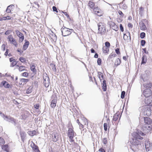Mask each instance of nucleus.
Returning <instances> with one entry per match:
<instances>
[{"label": "nucleus", "mask_w": 152, "mask_h": 152, "mask_svg": "<svg viewBox=\"0 0 152 152\" xmlns=\"http://www.w3.org/2000/svg\"><path fill=\"white\" fill-rule=\"evenodd\" d=\"M1 48L3 51H4L5 50V45L4 44H3L1 46Z\"/></svg>", "instance_id": "052dcab7"}, {"label": "nucleus", "mask_w": 152, "mask_h": 152, "mask_svg": "<svg viewBox=\"0 0 152 152\" xmlns=\"http://www.w3.org/2000/svg\"><path fill=\"white\" fill-rule=\"evenodd\" d=\"M32 88L29 87L26 90V93L27 94H29L31 92Z\"/></svg>", "instance_id": "ea45409f"}, {"label": "nucleus", "mask_w": 152, "mask_h": 152, "mask_svg": "<svg viewBox=\"0 0 152 152\" xmlns=\"http://www.w3.org/2000/svg\"><path fill=\"white\" fill-rule=\"evenodd\" d=\"M110 27L112 29L115 31H117L118 29V28L115 23L112 22H110L109 23Z\"/></svg>", "instance_id": "6ab92c4d"}, {"label": "nucleus", "mask_w": 152, "mask_h": 152, "mask_svg": "<svg viewBox=\"0 0 152 152\" xmlns=\"http://www.w3.org/2000/svg\"><path fill=\"white\" fill-rule=\"evenodd\" d=\"M152 126L150 125H147L143 127V130L145 133H148L150 132L151 130Z\"/></svg>", "instance_id": "f8f14e48"}, {"label": "nucleus", "mask_w": 152, "mask_h": 152, "mask_svg": "<svg viewBox=\"0 0 152 152\" xmlns=\"http://www.w3.org/2000/svg\"><path fill=\"white\" fill-rule=\"evenodd\" d=\"M152 108V105H150V107H147L145 108L144 114L148 116H150L151 114V109Z\"/></svg>", "instance_id": "0eeeda50"}, {"label": "nucleus", "mask_w": 152, "mask_h": 152, "mask_svg": "<svg viewBox=\"0 0 152 152\" xmlns=\"http://www.w3.org/2000/svg\"><path fill=\"white\" fill-rule=\"evenodd\" d=\"M63 13L65 15L67 18H69V15L68 14L67 12H63Z\"/></svg>", "instance_id": "338daca9"}, {"label": "nucleus", "mask_w": 152, "mask_h": 152, "mask_svg": "<svg viewBox=\"0 0 152 152\" xmlns=\"http://www.w3.org/2000/svg\"><path fill=\"white\" fill-rule=\"evenodd\" d=\"M147 60V56L145 55H143L142 57V61L141 62V64H144L146 63Z\"/></svg>", "instance_id": "a878e982"}, {"label": "nucleus", "mask_w": 152, "mask_h": 152, "mask_svg": "<svg viewBox=\"0 0 152 152\" xmlns=\"http://www.w3.org/2000/svg\"><path fill=\"white\" fill-rule=\"evenodd\" d=\"M97 63L99 65H100L102 64L101 59L100 58H98L97 61Z\"/></svg>", "instance_id": "de8ad7c7"}, {"label": "nucleus", "mask_w": 152, "mask_h": 152, "mask_svg": "<svg viewBox=\"0 0 152 152\" xmlns=\"http://www.w3.org/2000/svg\"><path fill=\"white\" fill-rule=\"evenodd\" d=\"M98 77L100 79V82H102V79H101V78L103 79L104 77V76L103 73H102L101 72H98Z\"/></svg>", "instance_id": "bb28decb"}, {"label": "nucleus", "mask_w": 152, "mask_h": 152, "mask_svg": "<svg viewBox=\"0 0 152 152\" xmlns=\"http://www.w3.org/2000/svg\"><path fill=\"white\" fill-rule=\"evenodd\" d=\"M115 51L116 52V53L117 54H118L120 53L119 48H116L115 50Z\"/></svg>", "instance_id": "680f3d73"}, {"label": "nucleus", "mask_w": 152, "mask_h": 152, "mask_svg": "<svg viewBox=\"0 0 152 152\" xmlns=\"http://www.w3.org/2000/svg\"><path fill=\"white\" fill-rule=\"evenodd\" d=\"M19 60L22 63L25 62L26 61V59L23 57H20Z\"/></svg>", "instance_id": "49530a36"}, {"label": "nucleus", "mask_w": 152, "mask_h": 152, "mask_svg": "<svg viewBox=\"0 0 152 152\" xmlns=\"http://www.w3.org/2000/svg\"><path fill=\"white\" fill-rule=\"evenodd\" d=\"M125 91H123L121 92V98L122 99H124V97L125 95Z\"/></svg>", "instance_id": "a18cd8bd"}, {"label": "nucleus", "mask_w": 152, "mask_h": 152, "mask_svg": "<svg viewBox=\"0 0 152 152\" xmlns=\"http://www.w3.org/2000/svg\"><path fill=\"white\" fill-rule=\"evenodd\" d=\"M57 102L56 99H54L52 100L51 102L50 106L52 108H54L56 106V103Z\"/></svg>", "instance_id": "393cba45"}, {"label": "nucleus", "mask_w": 152, "mask_h": 152, "mask_svg": "<svg viewBox=\"0 0 152 152\" xmlns=\"http://www.w3.org/2000/svg\"><path fill=\"white\" fill-rule=\"evenodd\" d=\"M68 132V136L70 139L71 142H73L74 140L73 138L75 137L76 133L74 132L73 128H69Z\"/></svg>", "instance_id": "39448f33"}, {"label": "nucleus", "mask_w": 152, "mask_h": 152, "mask_svg": "<svg viewBox=\"0 0 152 152\" xmlns=\"http://www.w3.org/2000/svg\"><path fill=\"white\" fill-rule=\"evenodd\" d=\"M104 129L105 131H106L107 130V124L105 123L104 124Z\"/></svg>", "instance_id": "3c124183"}, {"label": "nucleus", "mask_w": 152, "mask_h": 152, "mask_svg": "<svg viewBox=\"0 0 152 152\" xmlns=\"http://www.w3.org/2000/svg\"><path fill=\"white\" fill-rule=\"evenodd\" d=\"M120 27L121 31L122 32H123L124 31V29L122 25L121 24L120 25Z\"/></svg>", "instance_id": "bf43d9fd"}, {"label": "nucleus", "mask_w": 152, "mask_h": 152, "mask_svg": "<svg viewBox=\"0 0 152 152\" xmlns=\"http://www.w3.org/2000/svg\"><path fill=\"white\" fill-rule=\"evenodd\" d=\"M121 64V61L120 59L119 58H117L115 63V65L116 66V67L118 66V65H119Z\"/></svg>", "instance_id": "7c9ffc66"}, {"label": "nucleus", "mask_w": 152, "mask_h": 152, "mask_svg": "<svg viewBox=\"0 0 152 152\" xmlns=\"http://www.w3.org/2000/svg\"><path fill=\"white\" fill-rule=\"evenodd\" d=\"M18 62V61H14L12 63H11L10 66L11 67L14 66H15L17 64Z\"/></svg>", "instance_id": "e433bc0d"}, {"label": "nucleus", "mask_w": 152, "mask_h": 152, "mask_svg": "<svg viewBox=\"0 0 152 152\" xmlns=\"http://www.w3.org/2000/svg\"><path fill=\"white\" fill-rule=\"evenodd\" d=\"M53 11L56 12H58V11L57 8L55 6H53Z\"/></svg>", "instance_id": "13d9d810"}, {"label": "nucleus", "mask_w": 152, "mask_h": 152, "mask_svg": "<svg viewBox=\"0 0 152 152\" xmlns=\"http://www.w3.org/2000/svg\"><path fill=\"white\" fill-rule=\"evenodd\" d=\"M2 19L3 20H11V18H7V17H4L2 18Z\"/></svg>", "instance_id": "e2e57ef3"}, {"label": "nucleus", "mask_w": 152, "mask_h": 152, "mask_svg": "<svg viewBox=\"0 0 152 152\" xmlns=\"http://www.w3.org/2000/svg\"><path fill=\"white\" fill-rule=\"evenodd\" d=\"M123 38L126 41L128 42L130 41L131 38L130 33L128 31L126 32L125 34H124Z\"/></svg>", "instance_id": "9b49d317"}, {"label": "nucleus", "mask_w": 152, "mask_h": 152, "mask_svg": "<svg viewBox=\"0 0 152 152\" xmlns=\"http://www.w3.org/2000/svg\"><path fill=\"white\" fill-rule=\"evenodd\" d=\"M13 42H12L11 43L13 44L14 45L15 47H17L18 46V44L17 43V42L16 41L15 39H14L13 41Z\"/></svg>", "instance_id": "37998d69"}, {"label": "nucleus", "mask_w": 152, "mask_h": 152, "mask_svg": "<svg viewBox=\"0 0 152 152\" xmlns=\"http://www.w3.org/2000/svg\"><path fill=\"white\" fill-rule=\"evenodd\" d=\"M141 45L142 46H144L145 45L146 43L145 41L144 40H141Z\"/></svg>", "instance_id": "864d4df0"}, {"label": "nucleus", "mask_w": 152, "mask_h": 152, "mask_svg": "<svg viewBox=\"0 0 152 152\" xmlns=\"http://www.w3.org/2000/svg\"><path fill=\"white\" fill-rule=\"evenodd\" d=\"M43 83L45 87H48L50 84V80L47 74L45 72L43 74Z\"/></svg>", "instance_id": "20e7f679"}, {"label": "nucleus", "mask_w": 152, "mask_h": 152, "mask_svg": "<svg viewBox=\"0 0 152 152\" xmlns=\"http://www.w3.org/2000/svg\"><path fill=\"white\" fill-rule=\"evenodd\" d=\"M102 142L104 144H106L107 143V138H104L102 140Z\"/></svg>", "instance_id": "4d7b16f0"}, {"label": "nucleus", "mask_w": 152, "mask_h": 152, "mask_svg": "<svg viewBox=\"0 0 152 152\" xmlns=\"http://www.w3.org/2000/svg\"><path fill=\"white\" fill-rule=\"evenodd\" d=\"M15 32L17 36L19 38V42H22L24 38L23 34L19 31L18 30H15Z\"/></svg>", "instance_id": "423d86ee"}, {"label": "nucleus", "mask_w": 152, "mask_h": 152, "mask_svg": "<svg viewBox=\"0 0 152 152\" xmlns=\"http://www.w3.org/2000/svg\"><path fill=\"white\" fill-rule=\"evenodd\" d=\"M28 80L27 79L22 78L20 80V82H21V84H22L23 83V85L26 84L27 82H28Z\"/></svg>", "instance_id": "c85d7f7f"}, {"label": "nucleus", "mask_w": 152, "mask_h": 152, "mask_svg": "<svg viewBox=\"0 0 152 152\" xmlns=\"http://www.w3.org/2000/svg\"><path fill=\"white\" fill-rule=\"evenodd\" d=\"M0 115L4 119V120H5L6 119V116L7 115L5 116L4 113H0Z\"/></svg>", "instance_id": "603ef678"}, {"label": "nucleus", "mask_w": 152, "mask_h": 152, "mask_svg": "<svg viewBox=\"0 0 152 152\" xmlns=\"http://www.w3.org/2000/svg\"><path fill=\"white\" fill-rule=\"evenodd\" d=\"M52 140L54 142H56L58 140V134L56 132H53L51 134Z\"/></svg>", "instance_id": "1a4fd4ad"}, {"label": "nucleus", "mask_w": 152, "mask_h": 152, "mask_svg": "<svg viewBox=\"0 0 152 152\" xmlns=\"http://www.w3.org/2000/svg\"><path fill=\"white\" fill-rule=\"evenodd\" d=\"M145 102L146 104L150 105L152 103V96L146 97L145 99Z\"/></svg>", "instance_id": "dca6fc26"}, {"label": "nucleus", "mask_w": 152, "mask_h": 152, "mask_svg": "<svg viewBox=\"0 0 152 152\" xmlns=\"http://www.w3.org/2000/svg\"><path fill=\"white\" fill-rule=\"evenodd\" d=\"M2 148L6 151L8 152L9 151L8 146V145L6 144L2 146Z\"/></svg>", "instance_id": "cd10ccee"}, {"label": "nucleus", "mask_w": 152, "mask_h": 152, "mask_svg": "<svg viewBox=\"0 0 152 152\" xmlns=\"http://www.w3.org/2000/svg\"><path fill=\"white\" fill-rule=\"evenodd\" d=\"M61 31L62 36L64 37L70 35L72 32L74 31L72 29L68 28L64 26L61 28Z\"/></svg>", "instance_id": "f03ea898"}, {"label": "nucleus", "mask_w": 152, "mask_h": 152, "mask_svg": "<svg viewBox=\"0 0 152 152\" xmlns=\"http://www.w3.org/2000/svg\"><path fill=\"white\" fill-rule=\"evenodd\" d=\"M143 11L144 8L143 7H141L140 9V11L139 12V14L141 16L143 15Z\"/></svg>", "instance_id": "c9c22d12"}, {"label": "nucleus", "mask_w": 152, "mask_h": 152, "mask_svg": "<svg viewBox=\"0 0 152 152\" xmlns=\"http://www.w3.org/2000/svg\"><path fill=\"white\" fill-rule=\"evenodd\" d=\"M5 142L4 139L1 137H0V144H4Z\"/></svg>", "instance_id": "79ce46f5"}, {"label": "nucleus", "mask_w": 152, "mask_h": 152, "mask_svg": "<svg viewBox=\"0 0 152 152\" xmlns=\"http://www.w3.org/2000/svg\"><path fill=\"white\" fill-rule=\"evenodd\" d=\"M102 87L104 91H105L107 90V85L106 83V81L104 79L102 83Z\"/></svg>", "instance_id": "5701e85b"}, {"label": "nucleus", "mask_w": 152, "mask_h": 152, "mask_svg": "<svg viewBox=\"0 0 152 152\" xmlns=\"http://www.w3.org/2000/svg\"><path fill=\"white\" fill-rule=\"evenodd\" d=\"M6 119L5 120L6 121L9 122H11V123L13 124L14 125H16V123L15 119L10 116H6Z\"/></svg>", "instance_id": "9d476101"}, {"label": "nucleus", "mask_w": 152, "mask_h": 152, "mask_svg": "<svg viewBox=\"0 0 152 152\" xmlns=\"http://www.w3.org/2000/svg\"><path fill=\"white\" fill-rule=\"evenodd\" d=\"M99 151L101 152H105V150L103 148L99 149Z\"/></svg>", "instance_id": "774afa93"}, {"label": "nucleus", "mask_w": 152, "mask_h": 152, "mask_svg": "<svg viewBox=\"0 0 152 152\" xmlns=\"http://www.w3.org/2000/svg\"><path fill=\"white\" fill-rule=\"evenodd\" d=\"M145 36V34L144 32H142L140 34V37L141 39H143Z\"/></svg>", "instance_id": "a19ab883"}, {"label": "nucleus", "mask_w": 152, "mask_h": 152, "mask_svg": "<svg viewBox=\"0 0 152 152\" xmlns=\"http://www.w3.org/2000/svg\"><path fill=\"white\" fill-rule=\"evenodd\" d=\"M31 71L33 72H35L36 71V69L35 68V66L34 65H33L31 66Z\"/></svg>", "instance_id": "58836bf2"}, {"label": "nucleus", "mask_w": 152, "mask_h": 152, "mask_svg": "<svg viewBox=\"0 0 152 152\" xmlns=\"http://www.w3.org/2000/svg\"><path fill=\"white\" fill-rule=\"evenodd\" d=\"M13 42H12L11 43L13 44L14 45L15 47H17L18 46V44L17 43V42L16 41L15 39H14L13 41Z\"/></svg>", "instance_id": "c03bdc74"}, {"label": "nucleus", "mask_w": 152, "mask_h": 152, "mask_svg": "<svg viewBox=\"0 0 152 152\" xmlns=\"http://www.w3.org/2000/svg\"><path fill=\"white\" fill-rule=\"evenodd\" d=\"M20 133L21 137V140L23 142H24V140L25 139V137L26 136V134L25 132L22 131H20Z\"/></svg>", "instance_id": "aec40b11"}, {"label": "nucleus", "mask_w": 152, "mask_h": 152, "mask_svg": "<svg viewBox=\"0 0 152 152\" xmlns=\"http://www.w3.org/2000/svg\"><path fill=\"white\" fill-rule=\"evenodd\" d=\"M31 146L32 148V150L35 152H40L39 149L38 147L35 145L33 142L31 144Z\"/></svg>", "instance_id": "4468645a"}, {"label": "nucleus", "mask_w": 152, "mask_h": 152, "mask_svg": "<svg viewBox=\"0 0 152 152\" xmlns=\"http://www.w3.org/2000/svg\"><path fill=\"white\" fill-rule=\"evenodd\" d=\"M26 42L24 43L23 47V50H26L28 48L29 44V42L28 41L25 40Z\"/></svg>", "instance_id": "b1692460"}, {"label": "nucleus", "mask_w": 152, "mask_h": 152, "mask_svg": "<svg viewBox=\"0 0 152 152\" xmlns=\"http://www.w3.org/2000/svg\"><path fill=\"white\" fill-rule=\"evenodd\" d=\"M35 108L36 109H38L39 108V104H37L34 105V106Z\"/></svg>", "instance_id": "0e129e2a"}, {"label": "nucleus", "mask_w": 152, "mask_h": 152, "mask_svg": "<svg viewBox=\"0 0 152 152\" xmlns=\"http://www.w3.org/2000/svg\"><path fill=\"white\" fill-rule=\"evenodd\" d=\"M103 51L104 53H106L109 51V48L103 47L102 48Z\"/></svg>", "instance_id": "2f4dec72"}, {"label": "nucleus", "mask_w": 152, "mask_h": 152, "mask_svg": "<svg viewBox=\"0 0 152 152\" xmlns=\"http://www.w3.org/2000/svg\"><path fill=\"white\" fill-rule=\"evenodd\" d=\"M105 47L109 48L110 46V43L108 42H106L105 43Z\"/></svg>", "instance_id": "09e8293b"}, {"label": "nucleus", "mask_w": 152, "mask_h": 152, "mask_svg": "<svg viewBox=\"0 0 152 152\" xmlns=\"http://www.w3.org/2000/svg\"><path fill=\"white\" fill-rule=\"evenodd\" d=\"M8 39H9V41L10 42H13V41L15 39L12 35H9L8 37Z\"/></svg>", "instance_id": "72a5a7b5"}, {"label": "nucleus", "mask_w": 152, "mask_h": 152, "mask_svg": "<svg viewBox=\"0 0 152 152\" xmlns=\"http://www.w3.org/2000/svg\"><path fill=\"white\" fill-rule=\"evenodd\" d=\"M145 146L146 150L149 151L152 148V143L149 141H147L145 142Z\"/></svg>", "instance_id": "ddd939ff"}, {"label": "nucleus", "mask_w": 152, "mask_h": 152, "mask_svg": "<svg viewBox=\"0 0 152 152\" xmlns=\"http://www.w3.org/2000/svg\"><path fill=\"white\" fill-rule=\"evenodd\" d=\"M14 7L15 6L13 4H11L8 6L6 10V12L7 13H11V12L13 10Z\"/></svg>", "instance_id": "f3484780"}, {"label": "nucleus", "mask_w": 152, "mask_h": 152, "mask_svg": "<svg viewBox=\"0 0 152 152\" xmlns=\"http://www.w3.org/2000/svg\"><path fill=\"white\" fill-rule=\"evenodd\" d=\"M143 85L144 87L147 88H151L152 86V84L150 82L148 81L145 82Z\"/></svg>", "instance_id": "4be33fe9"}, {"label": "nucleus", "mask_w": 152, "mask_h": 152, "mask_svg": "<svg viewBox=\"0 0 152 152\" xmlns=\"http://www.w3.org/2000/svg\"><path fill=\"white\" fill-rule=\"evenodd\" d=\"M146 20H143L140 23V29L142 30H144L146 29V26L144 23V22Z\"/></svg>", "instance_id": "2eb2a0df"}, {"label": "nucleus", "mask_w": 152, "mask_h": 152, "mask_svg": "<svg viewBox=\"0 0 152 152\" xmlns=\"http://www.w3.org/2000/svg\"><path fill=\"white\" fill-rule=\"evenodd\" d=\"M119 117V115L118 114H115L113 117V120L114 121H116L118 119Z\"/></svg>", "instance_id": "f704fd0d"}, {"label": "nucleus", "mask_w": 152, "mask_h": 152, "mask_svg": "<svg viewBox=\"0 0 152 152\" xmlns=\"http://www.w3.org/2000/svg\"><path fill=\"white\" fill-rule=\"evenodd\" d=\"M26 67L25 66H21L19 67V70L21 72L25 70Z\"/></svg>", "instance_id": "4c0bfd02"}, {"label": "nucleus", "mask_w": 152, "mask_h": 152, "mask_svg": "<svg viewBox=\"0 0 152 152\" xmlns=\"http://www.w3.org/2000/svg\"><path fill=\"white\" fill-rule=\"evenodd\" d=\"M144 133L138 129L136 132H134L132 134L133 137L131 139L130 143L132 149L134 151H136L139 149L141 146V142L139 140H142L143 138L141 136H144Z\"/></svg>", "instance_id": "f257e3e1"}, {"label": "nucleus", "mask_w": 152, "mask_h": 152, "mask_svg": "<svg viewBox=\"0 0 152 152\" xmlns=\"http://www.w3.org/2000/svg\"><path fill=\"white\" fill-rule=\"evenodd\" d=\"M118 14L121 16V17H124V15L122 12L120 10H119L118 12Z\"/></svg>", "instance_id": "8fccbe9b"}, {"label": "nucleus", "mask_w": 152, "mask_h": 152, "mask_svg": "<svg viewBox=\"0 0 152 152\" xmlns=\"http://www.w3.org/2000/svg\"><path fill=\"white\" fill-rule=\"evenodd\" d=\"M145 124L149 125L152 123L151 120L148 117H144L143 118Z\"/></svg>", "instance_id": "a211bd4d"}, {"label": "nucleus", "mask_w": 152, "mask_h": 152, "mask_svg": "<svg viewBox=\"0 0 152 152\" xmlns=\"http://www.w3.org/2000/svg\"><path fill=\"white\" fill-rule=\"evenodd\" d=\"M143 94L146 98L151 96V89L150 88H146L144 90Z\"/></svg>", "instance_id": "6e6552de"}, {"label": "nucleus", "mask_w": 152, "mask_h": 152, "mask_svg": "<svg viewBox=\"0 0 152 152\" xmlns=\"http://www.w3.org/2000/svg\"><path fill=\"white\" fill-rule=\"evenodd\" d=\"M52 69L53 71H54L55 72L56 71V68L55 65V64H52Z\"/></svg>", "instance_id": "6e6d98bb"}, {"label": "nucleus", "mask_w": 152, "mask_h": 152, "mask_svg": "<svg viewBox=\"0 0 152 152\" xmlns=\"http://www.w3.org/2000/svg\"><path fill=\"white\" fill-rule=\"evenodd\" d=\"M22 74V75L24 77H27L28 76V73L26 72H24Z\"/></svg>", "instance_id": "5fc2aeb1"}, {"label": "nucleus", "mask_w": 152, "mask_h": 152, "mask_svg": "<svg viewBox=\"0 0 152 152\" xmlns=\"http://www.w3.org/2000/svg\"><path fill=\"white\" fill-rule=\"evenodd\" d=\"M37 132L35 130L33 131H29L28 132V134L31 136H32L36 134Z\"/></svg>", "instance_id": "c756f323"}, {"label": "nucleus", "mask_w": 152, "mask_h": 152, "mask_svg": "<svg viewBox=\"0 0 152 152\" xmlns=\"http://www.w3.org/2000/svg\"><path fill=\"white\" fill-rule=\"evenodd\" d=\"M99 31L98 34L101 35H104L105 32V26L102 23H100L98 24Z\"/></svg>", "instance_id": "7ed1b4c3"}, {"label": "nucleus", "mask_w": 152, "mask_h": 152, "mask_svg": "<svg viewBox=\"0 0 152 152\" xmlns=\"http://www.w3.org/2000/svg\"><path fill=\"white\" fill-rule=\"evenodd\" d=\"M88 4L91 8L94 9L95 5V4L94 2L91 1H89L88 3Z\"/></svg>", "instance_id": "473e14b6"}, {"label": "nucleus", "mask_w": 152, "mask_h": 152, "mask_svg": "<svg viewBox=\"0 0 152 152\" xmlns=\"http://www.w3.org/2000/svg\"><path fill=\"white\" fill-rule=\"evenodd\" d=\"M10 86V85L9 84H8L7 82V83H6L4 87L5 88H9Z\"/></svg>", "instance_id": "69168bd1"}, {"label": "nucleus", "mask_w": 152, "mask_h": 152, "mask_svg": "<svg viewBox=\"0 0 152 152\" xmlns=\"http://www.w3.org/2000/svg\"><path fill=\"white\" fill-rule=\"evenodd\" d=\"M94 12L95 14L99 16H101L102 15V13L99 11L98 7H97L96 8H94Z\"/></svg>", "instance_id": "412c9836"}]
</instances>
